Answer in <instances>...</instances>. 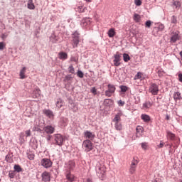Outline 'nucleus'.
<instances>
[{"instance_id": "obj_50", "label": "nucleus", "mask_w": 182, "mask_h": 182, "mask_svg": "<svg viewBox=\"0 0 182 182\" xmlns=\"http://www.w3.org/2000/svg\"><path fill=\"white\" fill-rule=\"evenodd\" d=\"M117 105L119 107H123V106L126 105V102L122 100H119V101H117Z\"/></svg>"}, {"instance_id": "obj_52", "label": "nucleus", "mask_w": 182, "mask_h": 182, "mask_svg": "<svg viewBox=\"0 0 182 182\" xmlns=\"http://www.w3.org/2000/svg\"><path fill=\"white\" fill-rule=\"evenodd\" d=\"M151 21L148 20L145 22V28H151Z\"/></svg>"}, {"instance_id": "obj_18", "label": "nucleus", "mask_w": 182, "mask_h": 182, "mask_svg": "<svg viewBox=\"0 0 182 182\" xmlns=\"http://www.w3.org/2000/svg\"><path fill=\"white\" fill-rule=\"evenodd\" d=\"M41 177H42V181H44V182L50 181V173L48 171H44L41 174Z\"/></svg>"}, {"instance_id": "obj_25", "label": "nucleus", "mask_w": 182, "mask_h": 182, "mask_svg": "<svg viewBox=\"0 0 182 182\" xmlns=\"http://www.w3.org/2000/svg\"><path fill=\"white\" fill-rule=\"evenodd\" d=\"M84 136L86 137V139H88L89 140H93L95 139V134L92 133L90 131H85L84 132Z\"/></svg>"}, {"instance_id": "obj_36", "label": "nucleus", "mask_w": 182, "mask_h": 182, "mask_svg": "<svg viewBox=\"0 0 182 182\" xmlns=\"http://www.w3.org/2000/svg\"><path fill=\"white\" fill-rule=\"evenodd\" d=\"M33 132H37L38 133H43V129H41V126L35 125L33 127Z\"/></svg>"}, {"instance_id": "obj_28", "label": "nucleus", "mask_w": 182, "mask_h": 182, "mask_svg": "<svg viewBox=\"0 0 182 182\" xmlns=\"http://www.w3.org/2000/svg\"><path fill=\"white\" fill-rule=\"evenodd\" d=\"M107 35L109 38H114V36H116V29L114 28H109L107 31Z\"/></svg>"}, {"instance_id": "obj_23", "label": "nucleus", "mask_w": 182, "mask_h": 182, "mask_svg": "<svg viewBox=\"0 0 182 182\" xmlns=\"http://www.w3.org/2000/svg\"><path fill=\"white\" fill-rule=\"evenodd\" d=\"M112 105H114V101L112 99L104 100V106L105 107H112Z\"/></svg>"}, {"instance_id": "obj_53", "label": "nucleus", "mask_w": 182, "mask_h": 182, "mask_svg": "<svg viewBox=\"0 0 182 182\" xmlns=\"http://www.w3.org/2000/svg\"><path fill=\"white\" fill-rule=\"evenodd\" d=\"M70 80H72V76H70V75H68L65 77L63 82H69Z\"/></svg>"}, {"instance_id": "obj_37", "label": "nucleus", "mask_w": 182, "mask_h": 182, "mask_svg": "<svg viewBox=\"0 0 182 182\" xmlns=\"http://www.w3.org/2000/svg\"><path fill=\"white\" fill-rule=\"evenodd\" d=\"M63 103H64V102L63 101L62 99H60V98L58 99L56 104H55L58 109H60L62 107V106H63Z\"/></svg>"}, {"instance_id": "obj_40", "label": "nucleus", "mask_w": 182, "mask_h": 182, "mask_svg": "<svg viewBox=\"0 0 182 182\" xmlns=\"http://www.w3.org/2000/svg\"><path fill=\"white\" fill-rule=\"evenodd\" d=\"M5 160L7 163H14V159H12L11 154H9L6 156Z\"/></svg>"}, {"instance_id": "obj_5", "label": "nucleus", "mask_w": 182, "mask_h": 182, "mask_svg": "<svg viewBox=\"0 0 182 182\" xmlns=\"http://www.w3.org/2000/svg\"><path fill=\"white\" fill-rule=\"evenodd\" d=\"M72 45L73 48H77L79 43L80 42V33L77 31L72 34Z\"/></svg>"}, {"instance_id": "obj_35", "label": "nucleus", "mask_w": 182, "mask_h": 182, "mask_svg": "<svg viewBox=\"0 0 182 182\" xmlns=\"http://www.w3.org/2000/svg\"><path fill=\"white\" fill-rule=\"evenodd\" d=\"M114 127L116 130H119V132L121 130H123V125H122V123L119 122H114Z\"/></svg>"}, {"instance_id": "obj_48", "label": "nucleus", "mask_w": 182, "mask_h": 182, "mask_svg": "<svg viewBox=\"0 0 182 182\" xmlns=\"http://www.w3.org/2000/svg\"><path fill=\"white\" fill-rule=\"evenodd\" d=\"M171 23H174V25H176V23H177V16H172L171 18Z\"/></svg>"}, {"instance_id": "obj_1", "label": "nucleus", "mask_w": 182, "mask_h": 182, "mask_svg": "<svg viewBox=\"0 0 182 182\" xmlns=\"http://www.w3.org/2000/svg\"><path fill=\"white\" fill-rule=\"evenodd\" d=\"M166 139L173 143V149H175V150H176V149L178 148V146H180V137L177 136L176 134L169 130L166 131Z\"/></svg>"}, {"instance_id": "obj_55", "label": "nucleus", "mask_w": 182, "mask_h": 182, "mask_svg": "<svg viewBox=\"0 0 182 182\" xmlns=\"http://www.w3.org/2000/svg\"><path fill=\"white\" fill-rule=\"evenodd\" d=\"M5 46H6L5 43L0 42V50H4V49H5Z\"/></svg>"}, {"instance_id": "obj_54", "label": "nucleus", "mask_w": 182, "mask_h": 182, "mask_svg": "<svg viewBox=\"0 0 182 182\" xmlns=\"http://www.w3.org/2000/svg\"><path fill=\"white\" fill-rule=\"evenodd\" d=\"M141 4H142L141 0H134V4L136 6H141Z\"/></svg>"}, {"instance_id": "obj_15", "label": "nucleus", "mask_w": 182, "mask_h": 182, "mask_svg": "<svg viewBox=\"0 0 182 182\" xmlns=\"http://www.w3.org/2000/svg\"><path fill=\"white\" fill-rule=\"evenodd\" d=\"M65 178L69 182H73L75 181V175L72 174V172L70 171H66L65 173Z\"/></svg>"}, {"instance_id": "obj_12", "label": "nucleus", "mask_w": 182, "mask_h": 182, "mask_svg": "<svg viewBox=\"0 0 182 182\" xmlns=\"http://www.w3.org/2000/svg\"><path fill=\"white\" fill-rule=\"evenodd\" d=\"M60 37H59V36L56 35V33H55V32H53V33H51L50 36V42H51L52 43H58L59 42H60Z\"/></svg>"}, {"instance_id": "obj_14", "label": "nucleus", "mask_w": 182, "mask_h": 182, "mask_svg": "<svg viewBox=\"0 0 182 182\" xmlns=\"http://www.w3.org/2000/svg\"><path fill=\"white\" fill-rule=\"evenodd\" d=\"M69 119L65 117H62L58 122V126L63 129V127H66L68 126V123Z\"/></svg>"}, {"instance_id": "obj_24", "label": "nucleus", "mask_w": 182, "mask_h": 182, "mask_svg": "<svg viewBox=\"0 0 182 182\" xmlns=\"http://www.w3.org/2000/svg\"><path fill=\"white\" fill-rule=\"evenodd\" d=\"M151 106H153V101H146L142 105V109L144 110H149Z\"/></svg>"}, {"instance_id": "obj_57", "label": "nucleus", "mask_w": 182, "mask_h": 182, "mask_svg": "<svg viewBox=\"0 0 182 182\" xmlns=\"http://www.w3.org/2000/svg\"><path fill=\"white\" fill-rule=\"evenodd\" d=\"M166 143L163 142V141H160V144L158 145L159 149H163Z\"/></svg>"}, {"instance_id": "obj_45", "label": "nucleus", "mask_w": 182, "mask_h": 182, "mask_svg": "<svg viewBox=\"0 0 182 182\" xmlns=\"http://www.w3.org/2000/svg\"><path fill=\"white\" fill-rule=\"evenodd\" d=\"M119 89H120L121 92H122L124 93L127 92V90H129V87L126 85L119 86Z\"/></svg>"}, {"instance_id": "obj_20", "label": "nucleus", "mask_w": 182, "mask_h": 182, "mask_svg": "<svg viewBox=\"0 0 182 182\" xmlns=\"http://www.w3.org/2000/svg\"><path fill=\"white\" fill-rule=\"evenodd\" d=\"M43 114L48 117V119H53L55 114H53V112L50 109H45L43 110Z\"/></svg>"}, {"instance_id": "obj_16", "label": "nucleus", "mask_w": 182, "mask_h": 182, "mask_svg": "<svg viewBox=\"0 0 182 182\" xmlns=\"http://www.w3.org/2000/svg\"><path fill=\"white\" fill-rule=\"evenodd\" d=\"M74 9L75 12H78V14H84V12H86V11H87V8H86V6H85V5L83 4L76 6Z\"/></svg>"}, {"instance_id": "obj_49", "label": "nucleus", "mask_w": 182, "mask_h": 182, "mask_svg": "<svg viewBox=\"0 0 182 182\" xmlns=\"http://www.w3.org/2000/svg\"><path fill=\"white\" fill-rule=\"evenodd\" d=\"M77 76L78 77H80V79H83V77L85 76V74H83V72H82V70H78L77 72Z\"/></svg>"}, {"instance_id": "obj_22", "label": "nucleus", "mask_w": 182, "mask_h": 182, "mask_svg": "<svg viewBox=\"0 0 182 182\" xmlns=\"http://www.w3.org/2000/svg\"><path fill=\"white\" fill-rule=\"evenodd\" d=\"M39 96H41V90L37 87L33 91L31 94V97H33V99H38Z\"/></svg>"}, {"instance_id": "obj_33", "label": "nucleus", "mask_w": 182, "mask_h": 182, "mask_svg": "<svg viewBox=\"0 0 182 182\" xmlns=\"http://www.w3.org/2000/svg\"><path fill=\"white\" fill-rule=\"evenodd\" d=\"M166 144L165 145L166 147H168V153H170L171 154L173 153V148L174 149V143H171L168 144V141L166 142Z\"/></svg>"}, {"instance_id": "obj_62", "label": "nucleus", "mask_w": 182, "mask_h": 182, "mask_svg": "<svg viewBox=\"0 0 182 182\" xmlns=\"http://www.w3.org/2000/svg\"><path fill=\"white\" fill-rule=\"evenodd\" d=\"M7 36H7L6 34L3 33V34L1 35V39H2L3 41H5V39H6Z\"/></svg>"}, {"instance_id": "obj_8", "label": "nucleus", "mask_w": 182, "mask_h": 182, "mask_svg": "<svg viewBox=\"0 0 182 182\" xmlns=\"http://www.w3.org/2000/svg\"><path fill=\"white\" fill-rule=\"evenodd\" d=\"M149 93H151L153 96H156V95H159V84L155 82H151L149 84Z\"/></svg>"}, {"instance_id": "obj_51", "label": "nucleus", "mask_w": 182, "mask_h": 182, "mask_svg": "<svg viewBox=\"0 0 182 182\" xmlns=\"http://www.w3.org/2000/svg\"><path fill=\"white\" fill-rule=\"evenodd\" d=\"M68 72H69V73H72V74L75 73V68H73V65L69 66Z\"/></svg>"}, {"instance_id": "obj_21", "label": "nucleus", "mask_w": 182, "mask_h": 182, "mask_svg": "<svg viewBox=\"0 0 182 182\" xmlns=\"http://www.w3.org/2000/svg\"><path fill=\"white\" fill-rule=\"evenodd\" d=\"M75 167H76V164L73 161H69L67 166L66 171H73Z\"/></svg>"}, {"instance_id": "obj_44", "label": "nucleus", "mask_w": 182, "mask_h": 182, "mask_svg": "<svg viewBox=\"0 0 182 182\" xmlns=\"http://www.w3.org/2000/svg\"><path fill=\"white\" fill-rule=\"evenodd\" d=\"M123 58H124V62H129V60H130L131 58L130 55H129V54L127 53H124L123 54Z\"/></svg>"}, {"instance_id": "obj_34", "label": "nucleus", "mask_w": 182, "mask_h": 182, "mask_svg": "<svg viewBox=\"0 0 182 182\" xmlns=\"http://www.w3.org/2000/svg\"><path fill=\"white\" fill-rule=\"evenodd\" d=\"M139 79H140V80H144V77H143V73L141 72H138L134 77V80H137Z\"/></svg>"}, {"instance_id": "obj_46", "label": "nucleus", "mask_w": 182, "mask_h": 182, "mask_svg": "<svg viewBox=\"0 0 182 182\" xmlns=\"http://www.w3.org/2000/svg\"><path fill=\"white\" fill-rule=\"evenodd\" d=\"M15 176H16V173L15 172V171H10L9 172V178H15Z\"/></svg>"}, {"instance_id": "obj_60", "label": "nucleus", "mask_w": 182, "mask_h": 182, "mask_svg": "<svg viewBox=\"0 0 182 182\" xmlns=\"http://www.w3.org/2000/svg\"><path fill=\"white\" fill-rule=\"evenodd\" d=\"M178 79L181 83H182V73L178 74Z\"/></svg>"}, {"instance_id": "obj_27", "label": "nucleus", "mask_w": 182, "mask_h": 182, "mask_svg": "<svg viewBox=\"0 0 182 182\" xmlns=\"http://www.w3.org/2000/svg\"><path fill=\"white\" fill-rule=\"evenodd\" d=\"M58 59L60 60H66L68 59V54L65 51H61L58 53Z\"/></svg>"}, {"instance_id": "obj_56", "label": "nucleus", "mask_w": 182, "mask_h": 182, "mask_svg": "<svg viewBox=\"0 0 182 182\" xmlns=\"http://www.w3.org/2000/svg\"><path fill=\"white\" fill-rule=\"evenodd\" d=\"M141 148L144 150H147V142H143L141 144Z\"/></svg>"}, {"instance_id": "obj_11", "label": "nucleus", "mask_w": 182, "mask_h": 182, "mask_svg": "<svg viewBox=\"0 0 182 182\" xmlns=\"http://www.w3.org/2000/svg\"><path fill=\"white\" fill-rule=\"evenodd\" d=\"M121 60H122V55L119 54V52H117L116 54L114 55V60H113L114 66H116V67L120 66V65H122V63H120Z\"/></svg>"}, {"instance_id": "obj_38", "label": "nucleus", "mask_w": 182, "mask_h": 182, "mask_svg": "<svg viewBox=\"0 0 182 182\" xmlns=\"http://www.w3.org/2000/svg\"><path fill=\"white\" fill-rule=\"evenodd\" d=\"M178 39H179L178 34L175 33L171 36V42H173V43H176V42H177V41H178Z\"/></svg>"}, {"instance_id": "obj_30", "label": "nucleus", "mask_w": 182, "mask_h": 182, "mask_svg": "<svg viewBox=\"0 0 182 182\" xmlns=\"http://www.w3.org/2000/svg\"><path fill=\"white\" fill-rule=\"evenodd\" d=\"M182 97H181V93L180 92H176L173 94V100L175 102H178V100H181Z\"/></svg>"}, {"instance_id": "obj_4", "label": "nucleus", "mask_w": 182, "mask_h": 182, "mask_svg": "<svg viewBox=\"0 0 182 182\" xmlns=\"http://www.w3.org/2000/svg\"><path fill=\"white\" fill-rule=\"evenodd\" d=\"M54 137V142L53 144L55 146H59L60 147H62L65 143V136L60 134H55L53 135Z\"/></svg>"}, {"instance_id": "obj_63", "label": "nucleus", "mask_w": 182, "mask_h": 182, "mask_svg": "<svg viewBox=\"0 0 182 182\" xmlns=\"http://www.w3.org/2000/svg\"><path fill=\"white\" fill-rule=\"evenodd\" d=\"M153 182H162V181H161V179L156 178L154 179V181H153Z\"/></svg>"}, {"instance_id": "obj_17", "label": "nucleus", "mask_w": 182, "mask_h": 182, "mask_svg": "<svg viewBox=\"0 0 182 182\" xmlns=\"http://www.w3.org/2000/svg\"><path fill=\"white\" fill-rule=\"evenodd\" d=\"M144 132V128L141 126H137L136 128V136L142 137L143 133Z\"/></svg>"}, {"instance_id": "obj_43", "label": "nucleus", "mask_w": 182, "mask_h": 182, "mask_svg": "<svg viewBox=\"0 0 182 182\" xmlns=\"http://www.w3.org/2000/svg\"><path fill=\"white\" fill-rule=\"evenodd\" d=\"M27 8L28 9H35V4L32 2V0H29L27 4Z\"/></svg>"}, {"instance_id": "obj_58", "label": "nucleus", "mask_w": 182, "mask_h": 182, "mask_svg": "<svg viewBox=\"0 0 182 182\" xmlns=\"http://www.w3.org/2000/svg\"><path fill=\"white\" fill-rule=\"evenodd\" d=\"M70 60V62H77L78 58L75 56H71Z\"/></svg>"}, {"instance_id": "obj_26", "label": "nucleus", "mask_w": 182, "mask_h": 182, "mask_svg": "<svg viewBox=\"0 0 182 182\" xmlns=\"http://www.w3.org/2000/svg\"><path fill=\"white\" fill-rule=\"evenodd\" d=\"M141 119L143 120L144 123H150V121L151 120V117H150L149 114H142L141 115Z\"/></svg>"}, {"instance_id": "obj_19", "label": "nucleus", "mask_w": 182, "mask_h": 182, "mask_svg": "<svg viewBox=\"0 0 182 182\" xmlns=\"http://www.w3.org/2000/svg\"><path fill=\"white\" fill-rule=\"evenodd\" d=\"M122 116H123V112H122V110H119L118 112V113L116 114L115 117L112 119V122H114V123L121 122L122 121Z\"/></svg>"}, {"instance_id": "obj_13", "label": "nucleus", "mask_w": 182, "mask_h": 182, "mask_svg": "<svg viewBox=\"0 0 182 182\" xmlns=\"http://www.w3.org/2000/svg\"><path fill=\"white\" fill-rule=\"evenodd\" d=\"M43 130L47 134H53L55 133V127L52 125H47L43 127Z\"/></svg>"}, {"instance_id": "obj_32", "label": "nucleus", "mask_w": 182, "mask_h": 182, "mask_svg": "<svg viewBox=\"0 0 182 182\" xmlns=\"http://www.w3.org/2000/svg\"><path fill=\"white\" fill-rule=\"evenodd\" d=\"M172 6H174L175 9H177V10L180 9V8H181V1L173 0Z\"/></svg>"}, {"instance_id": "obj_59", "label": "nucleus", "mask_w": 182, "mask_h": 182, "mask_svg": "<svg viewBox=\"0 0 182 182\" xmlns=\"http://www.w3.org/2000/svg\"><path fill=\"white\" fill-rule=\"evenodd\" d=\"M20 140H21V141H23V137H25V134H23V132H21V134H20Z\"/></svg>"}, {"instance_id": "obj_39", "label": "nucleus", "mask_w": 182, "mask_h": 182, "mask_svg": "<svg viewBox=\"0 0 182 182\" xmlns=\"http://www.w3.org/2000/svg\"><path fill=\"white\" fill-rule=\"evenodd\" d=\"M154 31L156 32H161L162 31H164V25L159 24L158 27L154 28Z\"/></svg>"}, {"instance_id": "obj_7", "label": "nucleus", "mask_w": 182, "mask_h": 182, "mask_svg": "<svg viewBox=\"0 0 182 182\" xmlns=\"http://www.w3.org/2000/svg\"><path fill=\"white\" fill-rule=\"evenodd\" d=\"M116 92V86L112 84L107 85V90L105 92V95L106 97H112L114 92Z\"/></svg>"}, {"instance_id": "obj_2", "label": "nucleus", "mask_w": 182, "mask_h": 182, "mask_svg": "<svg viewBox=\"0 0 182 182\" xmlns=\"http://www.w3.org/2000/svg\"><path fill=\"white\" fill-rule=\"evenodd\" d=\"M97 176L100 180H105V176H106V166L101 164L97 166Z\"/></svg>"}, {"instance_id": "obj_10", "label": "nucleus", "mask_w": 182, "mask_h": 182, "mask_svg": "<svg viewBox=\"0 0 182 182\" xmlns=\"http://www.w3.org/2000/svg\"><path fill=\"white\" fill-rule=\"evenodd\" d=\"M41 165L44 167V168H50L53 166V162L50 159L44 158L41 161Z\"/></svg>"}, {"instance_id": "obj_64", "label": "nucleus", "mask_w": 182, "mask_h": 182, "mask_svg": "<svg viewBox=\"0 0 182 182\" xmlns=\"http://www.w3.org/2000/svg\"><path fill=\"white\" fill-rule=\"evenodd\" d=\"M48 141H50L51 139H52V136L51 135H48L47 137H46Z\"/></svg>"}, {"instance_id": "obj_42", "label": "nucleus", "mask_w": 182, "mask_h": 182, "mask_svg": "<svg viewBox=\"0 0 182 182\" xmlns=\"http://www.w3.org/2000/svg\"><path fill=\"white\" fill-rule=\"evenodd\" d=\"M27 157L28 160H35V154L32 151H29L27 153Z\"/></svg>"}, {"instance_id": "obj_29", "label": "nucleus", "mask_w": 182, "mask_h": 182, "mask_svg": "<svg viewBox=\"0 0 182 182\" xmlns=\"http://www.w3.org/2000/svg\"><path fill=\"white\" fill-rule=\"evenodd\" d=\"M26 73V67H23L20 70V73H19L20 79H26V75H25Z\"/></svg>"}, {"instance_id": "obj_31", "label": "nucleus", "mask_w": 182, "mask_h": 182, "mask_svg": "<svg viewBox=\"0 0 182 182\" xmlns=\"http://www.w3.org/2000/svg\"><path fill=\"white\" fill-rule=\"evenodd\" d=\"M133 19L136 23H140L141 22V16L137 14H134L133 16Z\"/></svg>"}, {"instance_id": "obj_47", "label": "nucleus", "mask_w": 182, "mask_h": 182, "mask_svg": "<svg viewBox=\"0 0 182 182\" xmlns=\"http://www.w3.org/2000/svg\"><path fill=\"white\" fill-rule=\"evenodd\" d=\"M90 93H92L93 96H96V95H97V89H96L95 87H91Z\"/></svg>"}, {"instance_id": "obj_6", "label": "nucleus", "mask_w": 182, "mask_h": 182, "mask_svg": "<svg viewBox=\"0 0 182 182\" xmlns=\"http://www.w3.org/2000/svg\"><path fill=\"white\" fill-rule=\"evenodd\" d=\"M82 149H84L85 153H89V151H92V150H93V143H92V141H90V139H86L83 141Z\"/></svg>"}, {"instance_id": "obj_9", "label": "nucleus", "mask_w": 182, "mask_h": 182, "mask_svg": "<svg viewBox=\"0 0 182 182\" xmlns=\"http://www.w3.org/2000/svg\"><path fill=\"white\" fill-rule=\"evenodd\" d=\"M80 25L82 28L89 31L92 25V20H90V18H84L82 19Z\"/></svg>"}, {"instance_id": "obj_41", "label": "nucleus", "mask_w": 182, "mask_h": 182, "mask_svg": "<svg viewBox=\"0 0 182 182\" xmlns=\"http://www.w3.org/2000/svg\"><path fill=\"white\" fill-rule=\"evenodd\" d=\"M14 168L15 173H16H16H21V172L23 171V169L19 165H14Z\"/></svg>"}, {"instance_id": "obj_3", "label": "nucleus", "mask_w": 182, "mask_h": 182, "mask_svg": "<svg viewBox=\"0 0 182 182\" xmlns=\"http://www.w3.org/2000/svg\"><path fill=\"white\" fill-rule=\"evenodd\" d=\"M140 160H139V158L134 157L133 159L131 161V164L129 166V174L133 175L134 173H136V171L137 170V166L139 165Z\"/></svg>"}, {"instance_id": "obj_61", "label": "nucleus", "mask_w": 182, "mask_h": 182, "mask_svg": "<svg viewBox=\"0 0 182 182\" xmlns=\"http://www.w3.org/2000/svg\"><path fill=\"white\" fill-rule=\"evenodd\" d=\"M25 133L26 134V137H29V136H31V130H26Z\"/></svg>"}]
</instances>
